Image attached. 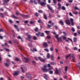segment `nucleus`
Returning <instances> with one entry per match:
<instances>
[{"label": "nucleus", "instance_id": "1", "mask_svg": "<svg viewBox=\"0 0 80 80\" xmlns=\"http://www.w3.org/2000/svg\"><path fill=\"white\" fill-rule=\"evenodd\" d=\"M48 67L49 68L48 69L47 68H42V70L44 72H49V70H52V67L50 65V64H48Z\"/></svg>", "mask_w": 80, "mask_h": 80}, {"label": "nucleus", "instance_id": "2", "mask_svg": "<svg viewBox=\"0 0 80 80\" xmlns=\"http://www.w3.org/2000/svg\"><path fill=\"white\" fill-rule=\"evenodd\" d=\"M26 36L28 37V38H26L27 40L30 41L31 42L33 41L32 40H31V38H32L31 36L29 35L28 33H27L26 34Z\"/></svg>", "mask_w": 80, "mask_h": 80}, {"label": "nucleus", "instance_id": "3", "mask_svg": "<svg viewBox=\"0 0 80 80\" xmlns=\"http://www.w3.org/2000/svg\"><path fill=\"white\" fill-rule=\"evenodd\" d=\"M38 2L39 4H40L41 6H45L46 4V2H44V1L41 2V0H38Z\"/></svg>", "mask_w": 80, "mask_h": 80}, {"label": "nucleus", "instance_id": "4", "mask_svg": "<svg viewBox=\"0 0 80 80\" xmlns=\"http://www.w3.org/2000/svg\"><path fill=\"white\" fill-rule=\"evenodd\" d=\"M59 73L62 74V72L60 69H59L58 71L57 68H56V70L55 71V73L56 74H58Z\"/></svg>", "mask_w": 80, "mask_h": 80}, {"label": "nucleus", "instance_id": "5", "mask_svg": "<svg viewBox=\"0 0 80 80\" xmlns=\"http://www.w3.org/2000/svg\"><path fill=\"white\" fill-rule=\"evenodd\" d=\"M55 37H56V38L58 39V42H59L60 41H62V38H58V35H56V36H55Z\"/></svg>", "mask_w": 80, "mask_h": 80}, {"label": "nucleus", "instance_id": "6", "mask_svg": "<svg viewBox=\"0 0 80 80\" xmlns=\"http://www.w3.org/2000/svg\"><path fill=\"white\" fill-rule=\"evenodd\" d=\"M65 22L67 25H70V22L69 20L67 19L66 20Z\"/></svg>", "mask_w": 80, "mask_h": 80}, {"label": "nucleus", "instance_id": "7", "mask_svg": "<svg viewBox=\"0 0 80 80\" xmlns=\"http://www.w3.org/2000/svg\"><path fill=\"white\" fill-rule=\"evenodd\" d=\"M19 74V71H16L13 74V75L14 76H16Z\"/></svg>", "mask_w": 80, "mask_h": 80}, {"label": "nucleus", "instance_id": "8", "mask_svg": "<svg viewBox=\"0 0 80 80\" xmlns=\"http://www.w3.org/2000/svg\"><path fill=\"white\" fill-rule=\"evenodd\" d=\"M70 21L71 22V25L72 26H74V22H73V19L72 18H71L70 19Z\"/></svg>", "mask_w": 80, "mask_h": 80}, {"label": "nucleus", "instance_id": "9", "mask_svg": "<svg viewBox=\"0 0 80 80\" xmlns=\"http://www.w3.org/2000/svg\"><path fill=\"white\" fill-rule=\"evenodd\" d=\"M58 8H57L58 10L60 9L61 7V4L60 3H58Z\"/></svg>", "mask_w": 80, "mask_h": 80}, {"label": "nucleus", "instance_id": "10", "mask_svg": "<svg viewBox=\"0 0 80 80\" xmlns=\"http://www.w3.org/2000/svg\"><path fill=\"white\" fill-rule=\"evenodd\" d=\"M9 62H8V63H4V64L5 65V66L7 67H8L9 66L10 64H9Z\"/></svg>", "mask_w": 80, "mask_h": 80}, {"label": "nucleus", "instance_id": "11", "mask_svg": "<svg viewBox=\"0 0 80 80\" xmlns=\"http://www.w3.org/2000/svg\"><path fill=\"white\" fill-rule=\"evenodd\" d=\"M24 59L25 60V62H29V59L27 58H24Z\"/></svg>", "mask_w": 80, "mask_h": 80}, {"label": "nucleus", "instance_id": "12", "mask_svg": "<svg viewBox=\"0 0 80 80\" xmlns=\"http://www.w3.org/2000/svg\"><path fill=\"white\" fill-rule=\"evenodd\" d=\"M14 27L16 29H17V31L19 32V28H18V27L17 26V25H14Z\"/></svg>", "mask_w": 80, "mask_h": 80}, {"label": "nucleus", "instance_id": "13", "mask_svg": "<svg viewBox=\"0 0 80 80\" xmlns=\"http://www.w3.org/2000/svg\"><path fill=\"white\" fill-rule=\"evenodd\" d=\"M59 23L61 24L62 25H64V23L63 21L62 20L59 21Z\"/></svg>", "mask_w": 80, "mask_h": 80}, {"label": "nucleus", "instance_id": "14", "mask_svg": "<svg viewBox=\"0 0 80 80\" xmlns=\"http://www.w3.org/2000/svg\"><path fill=\"white\" fill-rule=\"evenodd\" d=\"M28 46H29V47L30 48H32L33 47L32 42L28 43Z\"/></svg>", "mask_w": 80, "mask_h": 80}, {"label": "nucleus", "instance_id": "15", "mask_svg": "<svg viewBox=\"0 0 80 80\" xmlns=\"http://www.w3.org/2000/svg\"><path fill=\"white\" fill-rule=\"evenodd\" d=\"M43 46L45 47H47L48 46V45L47 43L44 42L43 45Z\"/></svg>", "mask_w": 80, "mask_h": 80}, {"label": "nucleus", "instance_id": "16", "mask_svg": "<svg viewBox=\"0 0 80 80\" xmlns=\"http://www.w3.org/2000/svg\"><path fill=\"white\" fill-rule=\"evenodd\" d=\"M46 59H47L46 58H45L44 59H42L41 61L43 62H45V61L46 60Z\"/></svg>", "mask_w": 80, "mask_h": 80}, {"label": "nucleus", "instance_id": "17", "mask_svg": "<svg viewBox=\"0 0 80 80\" xmlns=\"http://www.w3.org/2000/svg\"><path fill=\"white\" fill-rule=\"evenodd\" d=\"M43 17L44 19L47 20V16L45 14H43Z\"/></svg>", "mask_w": 80, "mask_h": 80}, {"label": "nucleus", "instance_id": "18", "mask_svg": "<svg viewBox=\"0 0 80 80\" xmlns=\"http://www.w3.org/2000/svg\"><path fill=\"white\" fill-rule=\"evenodd\" d=\"M12 18H15V19H17L18 18L17 17H16L15 16V15H14V14H12Z\"/></svg>", "mask_w": 80, "mask_h": 80}, {"label": "nucleus", "instance_id": "19", "mask_svg": "<svg viewBox=\"0 0 80 80\" xmlns=\"http://www.w3.org/2000/svg\"><path fill=\"white\" fill-rule=\"evenodd\" d=\"M0 17L2 18H5L4 16L3 15L2 13H0Z\"/></svg>", "mask_w": 80, "mask_h": 80}, {"label": "nucleus", "instance_id": "20", "mask_svg": "<svg viewBox=\"0 0 80 80\" xmlns=\"http://www.w3.org/2000/svg\"><path fill=\"white\" fill-rule=\"evenodd\" d=\"M70 56H71V54H70L68 55V56H66V59H67L69 57H70Z\"/></svg>", "mask_w": 80, "mask_h": 80}, {"label": "nucleus", "instance_id": "21", "mask_svg": "<svg viewBox=\"0 0 80 80\" xmlns=\"http://www.w3.org/2000/svg\"><path fill=\"white\" fill-rule=\"evenodd\" d=\"M73 41L74 42L76 43L77 41V38H73Z\"/></svg>", "mask_w": 80, "mask_h": 80}, {"label": "nucleus", "instance_id": "22", "mask_svg": "<svg viewBox=\"0 0 80 80\" xmlns=\"http://www.w3.org/2000/svg\"><path fill=\"white\" fill-rule=\"evenodd\" d=\"M53 56H54L53 54H52V56H51L50 57V58H51V59L52 60H53L54 59V57Z\"/></svg>", "mask_w": 80, "mask_h": 80}, {"label": "nucleus", "instance_id": "23", "mask_svg": "<svg viewBox=\"0 0 80 80\" xmlns=\"http://www.w3.org/2000/svg\"><path fill=\"white\" fill-rule=\"evenodd\" d=\"M27 77L28 78H31V76L30 74H28L27 75Z\"/></svg>", "mask_w": 80, "mask_h": 80}, {"label": "nucleus", "instance_id": "24", "mask_svg": "<svg viewBox=\"0 0 80 80\" xmlns=\"http://www.w3.org/2000/svg\"><path fill=\"white\" fill-rule=\"evenodd\" d=\"M13 42H14L15 45H18V42H17V40H13Z\"/></svg>", "mask_w": 80, "mask_h": 80}, {"label": "nucleus", "instance_id": "25", "mask_svg": "<svg viewBox=\"0 0 80 80\" xmlns=\"http://www.w3.org/2000/svg\"><path fill=\"white\" fill-rule=\"evenodd\" d=\"M38 13L37 12L35 13L34 14V15L36 16V17H38L39 16Z\"/></svg>", "mask_w": 80, "mask_h": 80}, {"label": "nucleus", "instance_id": "26", "mask_svg": "<svg viewBox=\"0 0 80 80\" xmlns=\"http://www.w3.org/2000/svg\"><path fill=\"white\" fill-rule=\"evenodd\" d=\"M49 72L50 74H52L53 73V71H51V70H50L49 71Z\"/></svg>", "mask_w": 80, "mask_h": 80}, {"label": "nucleus", "instance_id": "27", "mask_svg": "<svg viewBox=\"0 0 80 80\" xmlns=\"http://www.w3.org/2000/svg\"><path fill=\"white\" fill-rule=\"evenodd\" d=\"M20 15L22 18H25V15L21 14Z\"/></svg>", "mask_w": 80, "mask_h": 80}, {"label": "nucleus", "instance_id": "28", "mask_svg": "<svg viewBox=\"0 0 80 80\" xmlns=\"http://www.w3.org/2000/svg\"><path fill=\"white\" fill-rule=\"evenodd\" d=\"M47 6L49 10H50V9L52 8L50 7V5L48 4L47 5Z\"/></svg>", "mask_w": 80, "mask_h": 80}, {"label": "nucleus", "instance_id": "29", "mask_svg": "<svg viewBox=\"0 0 80 80\" xmlns=\"http://www.w3.org/2000/svg\"><path fill=\"white\" fill-rule=\"evenodd\" d=\"M72 59L73 61L74 62L75 61V56L73 55L72 56Z\"/></svg>", "mask_w": 80, "mask_h": 80}, {"label": "nucleus", "instance_id": "30", "mask_svg": "<svg viewBox=\"0 0 80 80\" xmlns=\"http://www.w3.org/2000/svg\"><path fill=\"white\" fill-rule=\"evenodd\" d=\"M44 75L45 76H44V78L46 79V78H47V76H48V75L46 74H44Z\"/></svg>", "mask_w": 80, "mask_h": 80}, {"label": "nucleus", "instance_id": "31", "mask_svg": "<svg viewBox=\"0 0 80 80\" xmlns=\"http://www.w3.org/2000/svg\"><path fill=\"white\" fill-rule=\"evenodd\" d=\"M41 33L40 32H38V33H36V35H37L38 37L39 36V35Z\"/></svg>", "mask_w": 80, "mask_h": 80}, {"label": "nucleus", "instance_id": "32", "mask_svg": "<svg viewBox=\"0 0 80 80\" xmlns=\"http://www.w3.org/2000/svg\"><path fill=\"white\" fill-rule=\"evenodd\" d=\"M21 70H22V72L23 73H24L25 72H24V70L23 69V68L22 67H21Z\"/></svg>", "mask_w": 80, "mask_h": 80}, {"label": "nucleus", "instance_id": "33", "mask_svg": "<svg viewBox=\"0 0 80 80\" xmlns=\"http://www.w3.org/2000/svg\"><path fill=\"white\" fill-rule=\"evenodd\" d=\"M63 39L64 40H65L67 39L66 37L65 36H63L62 37Z\"/></svg>", "mask_w": 80, "mask_h": 80}, {"label": "nucleus", "instance_id": "34", "mask_svg": "<svg viewBox=\"0 0 80 80\" xmlns=\"http://www.w3.org/2000/svg\"><path fill=\"white\" fill-rule=\"evenodd\" d=\"M47 58L48 59L50 58V54L49 53H48L47 54Z\"/></svg>", "mask_w": 80, "mask_h": 80}, {"label": "nucleus", "instance_id": "35", "mask_svg": "<svg viewBox=\"0 0 80 80\" xmlns=\"http://www.w3.org/2000/svg\"><path fill=\"white\" fill-rule=\"evenodd\" d=\"M50 64L51 65H54L55 64H56V63L55 62H51L50 63Z\"/></svg>", "mask_w": 80, "mask_h": 80}, {"label": "nucleus", "instance_id": "36", "mask_svg": "<svg viewBox=\"0 0 80 80\" xmlns=\"http://www.w3.org/2000/svg\"><path fill=\"white\" fill-rule=\"evenodd\" d=\"M49 10H51V12L52 13H53L54 12V10L53 9H52V8Z\"/></svg>", "mask_w": 80, "mask_h": 80}, {"label": "nucleus", "instance_id": "37", "mask_svg": "<svg viewBox=\"0 0 80 80\" xmlns=\"http://www.w3.org/2000/svg\"><path fill=\"white\" fill-rule=\"evenodd\" d=\"M68 66H66L65 67V72H67V70H68Z\"/></svg>", "mask_w": 80, "mask_h": 80}, {"label": "nucleus", "instance_id": "38", "mask_svg": "<svg viewBox=\"0 0 80 80\" xmlns=\"http://www.w3.org/2000/svg\"><path fill=\"white\" fill-rule=\"evenodd\" d=\"M40 34H41L40 36L41 37H44V33H41Z\"/></svg>", "mask_w": 80, "mask_h": 80}, {"label": "nucleus", "instance_id": "39", "mask_svg": "<svg viewBox=\"0 0 80 80\" xmlns=\"http://www.w3.org/2000/svg\"><path fill=\"white\" fill-rule=\"evenodd\" d=\"M51 27H52V26L51 25H50L49 24H48V26L47 28H50Z\"/></svg>", "mask_w": 80, "mask_h": 80}, {"label": "nucleus", "instance_id": "40", "mask_svg": "<svg viewBox=\"0 0 80 80\" xmlns=\"http://www.w3.org/2000/svg\"><path fill=\"white\" fill-rule=\"evenodd\" d=\"M51 51H53V48L52 47H51L50 48Z\"/></svg>", "mask_w": 80, "mask_h": 80}, {"label": "nucleus", "instance_id": "41", "mask_svg": "<svg viewBox=\"0 0 80 80\" xmlns=\"http://www.w3.org/2000/svg\"><path fill=\"white\" fill-rule=\"evenodd\" d=\"M62 10H66V8H65L64 7L62 6Z\"/></svg>", "mask_w": 80, "mask_h": 80}, {"label": "nucleus", "instance_id": "42", "mask_svg": "<svg viewBox=\"0 0 80 80\" xmlns=\"http://www.w3.org/2000/svg\"><path fill=\"white\" fill-rule=\"evenodd\" d=\"M5 51L7 52H9L10 50L9 49L7 48H5Z\"/></svg>", "mask_w": 80, "mask_h": 80}, {"label": "nucleus", "instance_id": "43", "mask_svg": "<svg viewBox=\"0 0 80 80\" xmlns=\"http://www.w3.org/2000/svg\"><path fill=\"white\" fill-rule=\"evenodd\" d=\"M74 9L75 10H79V9L78 8H77V7H74Z\"/></svg>", "mask_w": 80, "mask_h": 80}, {"label": "nucleus", "instance_id": "44", "mask_svg": "<svg viewBox=\"0 0 80 80\" xmlns=\"http://www.w3.org/2000/svg\"><path fill=\"white\" fill-rule=\"evenodd\" d=\"M45 32L48 35L49 34V32L48 31H46Z\"/></svg>", "mask_w": 80, "mask_h": 80}, {"label": "nucleus", "instance_id": "45", "mask_svg": "<svg viewBox=\"0 0 80 80\" xmlns=\"http://www.w3.org/2000/svg\"><path fill=\"white\" fill-rule=\"evenodd\" d=\"M37 39V38L35 36L33 37V39L34 40H36Z\"/></svg>", "mask_w": 80, "mask_h": 80}, {"label": "nucleus", "instance_id": "46", "mask_svg": "<svg viewBox=\"0 0 80 80\" xmlns=\"http://www.w3.org/2000/svg\"><path fill=\"white\" fill-rule=\"evenodd\" d=\"M72 30V32H74L75 31L74 28H72V30Z\"/></svg>", "mask_w": 80, "mask_h": 80}, {"label": "nucleus", "instance_id": "47", "mask_svg": "<svg viewBox=\"0 0 80 80\" xmlns=\"http://www.w3.org/2000/svg\"><path fill=\"white\" fill-rule=\"evenodd\" d=\"M38 31V28H36L35 29V31L36 32H37Z\"/></svg>", "mask_w": 80, "mask_h": 80}, {"label": "nucleus", "instance_id": "48", "mask_svg": "<svg viewBox=\"0 0 80 80\" xmlns=\"http://www.w3.org/2000/svg\"><path fill=\"white\" fill-rule=\"evenodd\" d=\"M38 12L40 13H43V11L41 10H39L38 11Z\"/></svg>", "mask_w": 80, "mask_h": 80}, {"label": "nucleus", "instance_id": "49", "mask_svg": "<svg viewBox=\"0 0 80 80\" xmlns=\"http://www.w3.org/2000/svg\"><path fill=\"white\" fill-rule=\"evenodd\" d=\"M44 51L47 52H49V50L48 49H44Z\"/></svg>", "mask_w": 80, "mask_h": 80}, {"label": "nucleus", "instance_id": "50", "mask_svg": "<svg viewBox=\"0 0 80 80\" xmlns=\"http://www.w3.org/2000/svg\"><path fill=\"white\" fill-rule=\"evenodd\" d=\"M41 19H39L38 21V22L39 23H40V22H41Z\"/></svg>", "mask_w": 80, "mask_h": 80}, {"label": "nucleus", "instance_id": "51", "mask_svg": "<svg viewBox=\"0 0 80 80\" xmlns=\"http://www.w3.org/2000/svg\"><path fill=\"white\" fill-rule=\"evenodd\" d=\"M16 14L17 15H20L18 11L16 12Z\"/></svg>", "mask_w": 80, "mask_h": 80}, {"label": "nucleus", "instance_id": "52", "mask_svg": "<svg viewBox=\"0 0 80 80\" xmlns=\"http://www.w3.org/2000/svg\"><path fill=\"white\" fill-rule=\"evenodd\" d=\"M38 59L40 61H41L42 58H41V57H38Z\"/></svg>", "mask_w": 80, "mask_h": 80}, {"label": "nucleus", "instance_id": "53", "mask_svg": "<svg viewBox=\"0 0 80 80\" xmlns=\"http://www.w3.org/2000/svg\"><path fill=\"white\" fill-rule=\"evenodd\" d=\"M34 2L35 4L37 5V2L35 0H34Z\"/></svg>", "mask_w": 80, "mask_h": 80}, {"label": "nucleus", "instance_id": "54", "mask_svg": "<svg viewBox=\"0 0 80 80\" xmlns=\"http://www.w3.org/2000/svg\"><path fill=\"white\" fill-rule=\"evenodd\" d=\"M32 63L33 64H36V62L35 61H32Z\"/></svg>", "mask_w": 80, "mask_h": 80}, {"label": "nucleus", "instance_id": "55", "mask_svg": "<svg viewBox=\"0 0 80 80\" xmlns=\"http://www.w3.org/2000/svg\"><path fill=\"white\" fill-rule=\"evenodd\" d=\"M54 25V23H53V22H52L51 23V26H52H52H53V25Z\"/></svg>", "mask_w": 80, "mask_h": 80}, {"label": "nucleus", "instance_id": "56", "mask_svg": "<svg viewBox=\"0 0 80 80\" xmlns=\"http://www.w3.org/2000/svg\"><path fill=\"white\" fill-rule=\"evenodd\" d=\"M54 28H56V29H58V27L57 26H55L54 27Z\"/></svg>", "mask_w": 80, "mask_h": 80}, {"label": "nucleus", "instance_id": "57", "mask_svg": "<svg viewBox=\"0 0 80 80\" xmlns=\"http://www.w3.org/2000/svg\"><path fill=\"white\" fill-rule=\"evenodd\" d=\"M77 66L78 67H80V63H78L77 64Z\"/></svg>", "mask_w": 80, "mask_h": 80}, {"label": "nucleus", "instance_id": "58", "mask_svg": "<svg viewBox=\"0 0 80 80\" xmlns=\"http://www.w3.org/2000/svg\"><path fill=\"white\" fill-rule=\"evenodd\" d=\"M28 16H29V15H25V18H28Z\"/></svg>", "mask_w": 80, "mask_h": 80}, {"label": "nucleus", "instance_id": "59", "mask_svg": "<svg viewBox=\"0 0 80 80\" xmlns=\"http://www.w3.org/2000/svg\"><path fill=\"white\" fill-rule=\"evenodd\" d=\"M73 13L74 14H75V15H77L78 13L77 12H73Z\"/></svg>", "mask_w": 80, "mask_h": 80}, {"label": "nucleus", "instance_id": "60", "mask_svg": "<svg viewBox=\"0 0 80 80\" xmlns=\"http://www.w3.org/2000/svg\"><path fill=\"white\" fill-rule=\"evenodd\" d=\"M15 60L17 61H18L19 60V59L18 58H15Z\"/></svg>", "mask_w": 80, "mask_h": 80}, {"label": "nucleus", "instance_id": "61", "mask_svg": "<svg viewBox=\"0 0 80 80\" xmlns=\"http://www.w3.org/2000/svg\"><path fill=\"white\" fill-rule=\"evenodd\" d=\"M62 33L65 36L67 35V34L65 32H63Z\"/></svg>", "mask_w": 80, "mask_h": 80}, {"label": "nucleus", "instance_id": "62", "mask_svg": "<svg viewBox=\"0 0 80 80\" xmlns=\"http://www.w3.org/2000/svg\"><path fill=\"white\" fill-rule=\"evenodd\" d=\"M69 14L70 16H71V17H72L73 15H72V13H71V12H69Z\"/></svg>", "mask_w": 80, "mask_h": 80}, {"label": "nucleus", "instance_id": "63", "mask_svg": "<svg viewBox=\"0 0 80 80\" xmlns=\"http://www.w3.org/2000/svg\"><path fill=\"white\" fill-rule=\"evenodd\" d=\"M47 38L48 39H50L51 38V37L49 36H47Z\"/></svg>", "mask_w": 80, "mask_h": 80}, {"label": "nucleus", "instance_id": "64", "mask_svg": "<svg viewBox=\"0 0 80 80\" xmlns=\"http://www.w3.org/2000/svg\"><path fill=\"white\" fill-rule=\"evenodd\" d=\"M78 33L79 35H80V31H78Z\"/></svg>", "mask_w": 80, "mask_h": 80}]
</instances>
